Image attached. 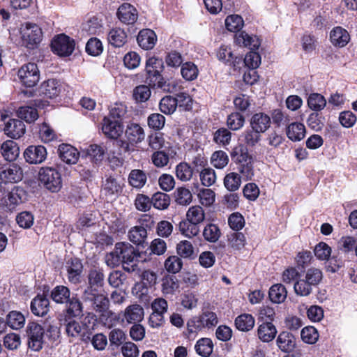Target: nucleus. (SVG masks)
I'll use <instances>...</instances> for the list:
<instances>
[{
    "instance_id": "obj_1",
    "label": "nucleus",
    "mask_w": 357,
    "mask_h": 357,
    "mask_svg": "<svg viewBox=\"0 0 357 357\" xmlns=\"http://www.w3.org/2000/svg\"><path fill=\"white\" fill-rule=\"evenodd\" d=\"M82 299L84 303H89L93 310L100 314L101 319L113 315V312L109 310V298L97 289L86 287L82 294Z\"/></svg>"
},
{
    "instance_id": "obj_2",
    "label": "nucleus",
    "mask_w": 357,
    "mask_h": 357,
    "mask_svg": "<svg viewBox=\"0 0 357 357\" xmlns=\"http://www.w3.org/2000/svg\"><path fill=\"white\" fill-rule=\"evenodd\" d=\"M163 70L164 64L162 59L155 57L149 58L146 63V82L153 87L167 91L169 86L167 85L166 81L161 75Z\"/></svg>"
},
{
    "instance_id": "obj_3",
    "label": "nucleus",
    "mask_w": 357,
    "mask_h": 357,
    "mask_svg": "<svg viewBox=\"0 0 357 357\" xmlns=\"http://www.w3.org/2000/svg\"><path fill=\"white\" fill-rule=\"evenodd\" d=\"M38 179L47 190L53 192H58L62 185L61 174L53 167H41Z\"/></svg>"
},
{
    "instance_id": "obj_4",
    "label": "nucleus",
    "mask_w": 357,
    "mask_h": 357,
    "mask_svg": "<svg viewBox=\"0 0 357 357\" xmlns=\"http://www.w3.org/2000/svg\"><path fill=\"white\" fill-rule=\"evenodd\" d=\"M22 42L29 49H35L41 42L43 32L36 24L26 22L21 28Z\"/></svg>"
},
{
    "instance_id": "obj_5",
    "label": "nucleus",
    "mask_w": 357,
    "mask_h": 357,
    "mask_svg": "<svg viewBox=\"0 0 357 357\" xmlns=\"http://www.w3.org/2000/svg\"><path fill=\"white\" fill-rule=\"evenodd\" d=\"M24 192L22 188L14 187L11 190L0 185V206L7 211H13L22 202Z\"/></svg>"
},
{
    "instance_id": "obj_6",
    "label": "nucleus",
    "mask_w": 357,
    "mask_h": 357,
    "mask_svg": "<svg viewBox=\"0 0 357 357\" xmlns=\"http://www.w3.org/2000/svg\"><path fill=\"white\" fill-rule=\"evenodd\" d=\"M117 245L123 269L128 272L134 271L140 257L139 253L137 252L135 248L128 243L119 242Z\"/></svg>"
},
{
    "instance_id": "obj_7",
    "label": "nucleus",
    "mask_w": 357,
    "mask_h": 357,
    "mask_svg": "<svg viewBox=\"0 0 357 357\" xmlns=\"http://www.w3.org/2000/svg\"><path fill=\"white\" fill-rule=\"evenodd\" d=\"M26 333L28 346L31 349L38 351L43 348L45 330L36 322H29L26 326Z\"/></svg>"
},
{
    "instance_id": "obj_8",
    "label": "nucleus",
    "mask_w": 357,
    "mask_h": 357,
    "mask_svg": "<svg viewBox=\"0 0 357 357\" xmlns=\"http://www.w3.org/2000/svg\"><path fill=\"white\" fill-rule=\"evenodd\" d=\"M17 76L24 86L33 87L40 79V71L36 63H28L20 67Z\"/></svg>"
},
{
    "instance_id": "obj_9",
    "label": "nucleus",
    "mask_w": 357,
    "mask_h": 357,
    "mask_svg": "<svg viewBox=\"0 0 357 357\" xmlns=\"http://www.w3.org/2000/svg\"><path fill=\"white\" fill-rule=\"evenodd\" d=\"M75 40L65 34H60L55 37L51 43L53 52L60 56H68L75 50Z\"/></svg>"
},
{
    "instance_id": "obj_10",
    "label": "nucleus",
    "mask_w": 357,
    "mask_h": 357,
    "mask_svg": "<svg viewBox=\"0 0 357 357\" xmlns=\"http://www.w3.org/2000/svg\"><path fill=\"white\" fill-rule=\"evenodd\" d=\"M1 120L4 121L6 115L1 114ZM3 131L8 137L17 139L22 137L25 132V125L19 119H10L7 122H3Z\"/></svg>"
},
{
    "instance_id": "obj_11",
    "label": "nucleus",
    "mask_w": 357,
    "mask_h": 357,
    "mask_svg": "<svg viewBox=\"0 0 357 357\" xmlns=\"http://www.w3.org/2000/svg\"><path fill=\"white\" fill-rule=\"evenodd\" d=\"M47 154V150L43 146H29L25 149L24 157L30 164H40L45 160Z\"/></svg>"
},
{
    "instance_id": "obj_12",
    "label": "nucleus",
    "mask_w": 357,
    "mask_h": 357,
    "mask_svg": "<svg viewBox=\"0 0 357 357\" xmlns=\"http://www.w3.org/2000/svg\"><path fill=\"white\" fill-rule=\"evenodd\" d=\"M102 130L109 138L117 139L123 132V126L119 120L105 117L102 120Z\"/></svg>"
},
{
    "instance_id": "obj_13",
    "label": "nucleus",
    "mask_w": 357,
    "mask_h": 357,
    "mask_svg": "<svg viewBox=\"0 0 357 357\" xmlns=\"http://www.w3.org/2000/svg\"><path fill=\"white\" fill-rule=\"evenodd\" d=\"M61 327H63L68 337L77 338L84 334L85 327L71 318L61 319Z\"/></svg>"
},
{
    "instance_id": "obj_14",
    "label": "nucleus",
    "mask_w": 357,
    "mask_h": 357,
    "mask_svg": "<svg viewBox=\"0 0 357 357\" xmlns=\"http://www.w3.org/2000/svg\"><path fill=\"white\" fill-rule=\"evenodd\" d=\"M58 153L61 160L69 165L75 164L79 156V153L77 149L68 144L59 145Z\"/></svg>"
},
{
    "instance_id": "obj_15",
    "label": "nucleus",
    "mask_w": 357,
    "mask_h": 357,
    "mask_svg": "<svg viewBox=\"0 0 357 357\" xmlns=\"http://www.w3.org/2000/svg\"><path fill=\"white\" fill-rule=\"evenodd\" d=\"M117 15L120 21L126 24H134L138 16L136 8L127 3H123L119 8Z\"/></svg>"
},
{
    "instance_id": "obj_16",
    "label": "nucleus",
    "mask_w": 357,
    "mask_h": 357,
    "mask_svg": "<svg viewBox=\"0 0 357 357\" xmlns=\"http://www.w3.org/2000/svg\"><path fill=\"white\" fill-rule=\"evenodd\" d=\"M22 178V169L16 164L10 165L0 172V179L4 183H16Z\"/></svg>"
},
{
    "instance_id": "obj_17",
    "label": "nucleus",
    "mask_w": 357,
    "mask_h": 357,
    "mask_svg": "<svg viewBox=\"0 0 357 357\" xmlns=\"http://www.w3.org/2000/svg\"><path fill=\"white\" fill-rule=\"evenodd\" d=\"M67 273L68 281L73 284L80 282V278L83 272L82 261L77 258L72 259L67 263Z\"/></svg>"
},
{
    "instance_id": "obj_18",
    "label": "nucleus",
    "mask_w": 357,
    "mask_h": 357,
    "mask_svg": "<svg viewBox=\"0 0 357 357\" xmlns=\"http://www.w3.org/2000/svg\"><path fill=\"white\" fill-rule=\"evenodd\" d=\"M271 117L263 112L256 113L250 120V126L256 131L264 133L271 126Z\"/></svg>"
},
{
    "instance_id": "obj_19",
    "label": "nucleus",
    "mask_w": 357,
    "mask_h": 357,
    "mask_svg": "<svg viewBox=\"0 0 357 357\" xmlns=\"http://www.w3.org/2000/svg\"><path fill=\"white\" fill-rule=\"evenodd\" d=\"M49 299L44 295L36 296L31 303V311L38 317L46 315L49 311Z\"/></svg>"
},
{
    "instance_id": "obj_20",
    "label": "nucleus",
    "mask_w": 357,
    "mask_h": 357,
    "mask_svg": "<svg viewBox=\"0 0 357 357\" xmlns=\"http://www.w3.org/2000/svg\"><path fill=\"white\" fill-rule=\"evenodd\" d=\"M330 38L333 45L343 47L349 42L350 36L346 29L341 26H336L331 30Z\"/></svg>"
},
{
    "instance_id": "obj_21",
    "label": "nucleus",
    "mask_w": 357,
    "mask_h": 357,
    "mask_svg": "<svg viewBox=\"0 0 357 357\" xmlns=\"http://www.w3.org/2000/svg\"><path fill=\"white\" fill-rule=\"evenodd\" d=\"M137 40L139 45L144 50H151L155 45L157 37L153 31L146 29L139 31Z\"/></svg>"
},
{
    "instance_id": "obj_22",
    "label": "nucleus",
    "mask_w": 357,
    "mask_h": 357,
    "mask_svg": "<svg viewBox=\"0 0 357 357\" xmlns=\"http://www.w3.org/2000/svg\"><path fill=\"white\" fill-rule=\"evenodd\" d=\"M60 91L61 85L55 79H49L43 82L39 88L40 93L50 98L57 96Z\"/></svg>"
},
{
    "instance_id": "obj_23",
    "label": "nucleus",
    "mask_w": 357,
    "mask_h": 357,
    "mask_svg": "<svg viewBox=\"0 0 357 357\" xmlns=\"http://www.w3.org/2000/svg\"><path fill=\"white\" fill-rule=\"evenodd\" d=\"M144 309L138 304L128 306L124 312V318L129 324L140 322L144 319Z\"/></svg>"
},
{
    "instance_id": "obj_24",
    "label": "nucleus",
    "mask_w": 357,
    "mask_h": 357,
    "mask_svg": "<svg viewBox=\"0 0 357 357\" xmlns=\"http://www.w3.org/2000/svg\"><path fill=\"white\" fill-rule=\"evenodd\" d=\"M1 152L5 160L14 161L20 154V148L15 142L7 140L1 144Z\"/></svg>"
},
{
    "instance_id": "obj_25",
    "label": "nucleus",
    "mask_w": 357,
    "mask_h": 357,
    "mask_svg": "<svg viewBox=\"0 0 357 357\" xmlns=\"http://www.w3.org/2000/svg\"><path fill=\"white\" fill-rule=\"evenodd\" d=\"M167 302L162 298H155L151 303V308L153 312L150 317V322L153 323V319H156L158 321H162L163 314L167 311Z\"/></svg>"
},
{
    "instance_id": "obj_26",
    "label": "nucleus",
    "mask_w": 357,
    "mask_h": 357,
    "mask_svg": "<svg viewBox=\"0 0 357 357\" xmlns=\"http://www.w3.org/2000/svg\"><path fill=\"white\" fill-rule=\"evenodd\" d=\"M277 334L275 326L271 322H265L259 325L257 329L259 338L264 342L272 341Z\"/></svg>"
},
{
    "instance_id": "obj_27",
    "label": "nucleus",
    "mask_w": 357,
    "mask_h": 357,
    "mask_svg": "<svg viewBox=\"0 0 357 357\" xmlns=\"http://www.w3.org/2000/svg\"><path fill=\"white\" fill-rule=\"evenodd\" d=\"M236 42L241 46L248 47L250 50H255L260 46V40L257 36H251L245 31H242L235 36Z\"/></svg>"
},
{
    "instance_id": "obj_28",
    "label": "nucleus",
    "mask_w": 357,
    "mask_h": 357,
    "mask_svg": "<svg viewBox=\"0 0 357 357\" xmlns=\"http://www.w3.org/2000/svg\"><path fill=\"white\" fill-rule=\"evenodd\" d=\"M276 342L278 347L284 352L291 351L296 345L294 336L287 331L280 333Z\"/></svg>"
},
{
    "instance_id": "obj_29",
    "label": "nucleus",
    "mask_w": 357,
    "mask_h": 357,
    "mask_svg": "<svg viewBox=\"0 0 357 357\" xmlns=\"http://www.w3.org/2000/svg\"><path fill=\"white\" fill-rule=\"evenodd\" d=\"M286 133L290 140L301 141L305 136V126L301 123H291L287 127Z\"/></svg>"
},
{
    "instance_id": "obj_30",
    "label": "nucleus",
    "mask_w": 357,
    "mask_h": 357,
    "mask_svg": "<svg viewBox=\"0 0 357 357\" xmlns=\"http://www.w3.org/2000/svg\"><path fill=\"white\" fill-rule=\"evenodd\" d=\"M126 135L130 143L141 142L145 137L143 128L137 123H131L127 126Z\"/></svg>"
},
{
    "instance_id": "obj_31",
    "label": "nucleus",
    "mask_w": 357,
    "mask_h": 357,
    "mask_svg": "<svg viewBox=\"0 0 357 357\" xmlns=\"http://www.w3.org/2000/svg\"><path fill=\"white\" fill-rule=\"evenodd\" d=\"M128 180L132 187L140 189L145 185L147 176L143 170L135 169L130 172Z\"/></svg>"
},
{
    "instance_id": "obj_32",
    "label": "nucleus",
    "mask_w": 357,
    "mask_h": 357,
    "mask_svg": "<svg viewBox=\"0 0 357 357\" xmlns=\"http://www.w3.org/2000/svg\"><path fill=\"white\" fill-rule=\"evenodd\" d=\"M270 300L274 303H282L287 298V291L282 284H273L269 289Z\"/></svg>"
},
{
    "instance_id": "obj_33",
    "label": "nucleus",
    "mask_w": 357,
    "mask_h": 357,
    "mask_svg": "<svg viewBox=\"0 0 357 357\" xmlns=\"http://www.w3.org/2000/svg\"><path fill=\"white\" fill-rule=\"evenodd\" d=\"M50 297L55 303L63 304L69 301L70 291L66 286L58 285L52 290Z\"/></svg>"
},
{
    "instance_id": "obj_34",
    "label": "nucleus",
    "mask_w": 357,
    "mask_h": 357,
    "mask_svg": "<svg viewBox=\"0 0 357 357\" xmlns=\"http://www.w3.org/2000/svg\"><path fill=\"white\" fill-rule=\"evenodd\" d=\"M255 320L252 314H242L235 319V326L241 331L247 332L252 330L255 326Z\"/></svg>"
},
{
    "instance_id": "obj_35",
    "label": "nucleus",
    "mask_w": 357,
    "mask_h": 357,
    "mask_svg": "<svg viewBox=\"0 0 357 357\" xmlns=\"http://www.w3.org/2000/svg\"><path fill=\"white\" fill-rule=\"evenodd\" d=\"M128 236L129 240L133 243L142 245L147 239V231L144 227L135 226L129 230Z\"/></svg>"
},
{
    "instance_id": "obj_36",
    "label": "nucleus",
    "mask_w": 357,
    "mask_h": 357,
    "mask_svg": "<svg viewBox=\"0 0 357 357\" xmlns=\"http://www.w3.org/2000/svg\"><path fill=\"white\" fill-rule=\"evenodd\" d=\"M178 229L183 236L190 238L196 236L199 233V225L187 218L180 222Z\"/></svg>"
},
{
    "instance_id": "obj_37",
    "label": "nucleus",
    "mask_w": 357,
    "mask_h": 357,
    "mask_svg": "<svg viewBox=\"0 0 357 357\" xmlns=\"http://www.w3.org/2000/svg\"><path fill=\"white\" fill-rule=\"evenodd\" d=\"M126 32L120 28L112 29L108 33L109 43L116 47H122L126 42Z\"/></svg>"
},
{
    "instance_id": "obj_38",
    "label": "nucleus",
    "mask_w": 357,
    "mask_h": 357,
    "mask_svg": "<svg viewBox=\"0 0 357 357\" xmlns=\"http://www.w3.org/2000/svg\"><path fill=\"white\" fill-rule=\"evenodd\" d=\"M202 235L205 241L216 243L221 236V231L217 225L208 223L204 227Z\"/></svg>"
},
{
    "instance_id": "obj_39",
    "label": "nucleus",
    "mask_w": 357,
    "mask_h": 357,
    "mask_svg": "<svg viewBox=\"0 0 357 357\" xmlns=\"http://www.w3.org/2000/svg\"><path fill=\"white\" fill-rule=\"evenodd\" d=\"M105 275L101 269H91L88 275V286L91 289H97L104 285Z\"/></svg>"
},
{
    "instance_id": "obj_40",
    "label": "nucleus",
    "mask_w": 357,
    "mask_h": 357,
    "mask_svg": "<svg viewBox=\"0 0 357 357\" xmlns=\"http://www.w3.org/2000/svg\"><path fill=\"white\" fill-rule=\"evenodd\" d=\"M170 201L169 195L162 192H157L151 197L153 206L158 210L167 209L170 205Z\"/></svg>"
},
{
    "instance_id": "obj_41",
    "label": "nucleus",
    "mask_w": 357,
    "mask_h": 357,
    "mask_svg": "<svg viewBox=\"0 0 357 357\" xmlns=\"http://www.w3.org/2000/svg\"><path fill=\"white\" fill-rule=\"evenodd\" d=\"M241 137L248 146L254 147L261 141V133L250 126L242 133Z\"/></svg>"
},
{
    "instance_id": "obj_42",
    "label": "nucleus",
    "mask_w": 357,
    "mask_h": 357,
    "mask_svg": "<svg viewBox=\"0 0 357 357\" xmlns=\"http://www.w3.org/2000/svg\"><path fill=\"white\" fill-rule=\"evenodd\" d=\"M17 113L19 118L29 123L34 122L38 118L37 109L31 106L20 107Z\"/></svg>"
},
{
    "instance_id": "obj_43",
    "label": "nucleus",
    "mask_w": 357,
    "mask_h": 357,
    "mask_svg": "<svg viewBox=\"0 0 357 357\" xmlns=\"http://www.w3.org/2000/svg\"><path fill=\"white\" fill-rule=\"evenodd\" d=\"M213 344L209 338H202L195 345L196 352L201 356L208 357L213 352Z\"/></svg>"
},
{
    "instance_id": "obj_44",
    "label": "nucleus",
    "mask_w": 357,
    "mask_h": 357,
    "mask_svg": "<svg viewBox=\"0 0 357 357\" xmlns=\"http://www.w3.org/2000/svg\"><path fill=\"white\" fill-rule=\"evenodd\" d=\"M25 318L24 315L17 311H11L7 315L6 324L13 329H19L24 326Z\"/></svg>"
},
{
    "instance_id": "obj_45",
    "label": "nucleus",
    "mask_w": 357,
    "mask_h": 357,
    "mask_svg": "<svg viewBox=\"0 0 357 357\" xmlns=\"http://www.w3.org/2000/svg\"><path fill=\"white\" fill-rule=\"evenodd\" d=\"M186 218L199 225L205 219V213L203 208L197 205L190 207L186 213Z\"/></svg>"
},
{
    "instance_id": "obj_46",
    "label": "nucleus",
    "mask_w": 357,
    "mask_h": 357,
    "mask_svg": "<svg viewBox=\"0 0 357 357\" xmlns=\"http://www.w3.org/2000/svg\"><path fill=\"white\" fill-rule=\"evenodd\" d=\"M175 202L177 204L186 206L191 203L192 195L190 191L184 187L178 188L174 192Z\"/></svg>"
},
{
    "instance_id": "obj_47",
    "label": "nucleus",
    "mask_w": 357,
    "mask_h": 357,
    "mask_svg": "<svg viewBox=\"0 0 357 357\" xmlns=\"http://www.w3.org/2000/svg\"><path fill=\"white\" fill-rule=\"evenodd\" d=\"M177 107L174 98L166 96L162 98L159 104V108L162 113L169 115L173 114Z\"/></svg>"
},
{
    "instance_id": "obj_48",
    "label": "nucleus",
    "mask_w": 357,
    "mask_h": 357,
    "mask_svg": "<svg viewBox=\"0 0 357 357\" xmlns=\"http://www.w3.org/2000/svg\"><path fill=\"white\" fill-rule=\"evenodd\" d=\"M86 153L91 161L97 163L103 160L105 151L102 146L91 144L86 149Z\"/></svg>"
},
{
    "instance_id": "obj_49",
    "label": "nucleus",
    "mask_w": 357,
    "mask_h": 357,
    "mask_svg": "<svg viewBox=\"0 0 357 357\" xmlns=\"http://www.w3.org/2000/svg\"><path fill=\"white\" fill-rule=\"evenodd\" d=\"M309 107L314 111H321L326 105L325 98L319 93H312L307 99Z\"/></svg>"
},
{
    "instance_id": "obj_50",
    "label": "nucleus",
    "mask_w": 357,
    "mask_h": 357,
    "mask_svg": "<svg viewBox=\"0 0 357 357\" xmlns=\"http://www.w3.org/2000/svg\"><path fill=\"white\" fill-rule=\"evenodd\" d=\"M193 174L192 167L186 162H180L176 167V176L182 181H188L191 179Z\"/></svg>"
},
{
    "instance_id": "obj_51",
    "label": "nucleus",
    "mask_w": 357,
    "mask_h": 357,
    "mask_svg": "<svg viewBox=\"0 0 357 357\" xmlns=\"http://www.w3.org/2000/svg\"><path fill=\"white\" fill-rule=\"evenodd\" d=\"M245 123V118L239 112H233L229 114L227 119V124L229 129L238 130L241 129Z\"/></svg>"
},
{
    "instance_id": "obj_52",
    "label": "nucleus",
    "mask_w": 357,
    "mask_h": 357,
    "mask_svg": "<svg viewBox=\"0 0 357 357\" xmlns=\"http://www.w3.org/2000/svg\"><path fill=\"white\" fill-rule=\"evenodd\" d=\"M241 183V177L235 172H231L227 174L224 178V185L225 188L231 192L237 190L239 188Z\"/></svg>"
},
{
    "instance_id": "obj_53",
    "label": "nucleus",
    "mask_w": 357,
    "mask_h": 357,
    "mask_svg": "<svg viewBox=\"0 0 357 357\" xmlns=\"http://www.w3.org/2000/svg\"><path fill=\"white\" fill-rule=\"evenodd\" d=\"M245 243V237L241 232H233L228 236V245L234 250H241Z\"/></svg>"
},
{
    "instance_id": "obj_54",
    "label": "nucleus",
    "mask_w": 357,
    "mask_h": 357,
    "mask_svg": "<svg viewBox=\"0 0 357 357\" xmlns=\"http://www.w3.org/2000/svg\"><path fill=\"white\" fill-rule=\"evenodd\" d=\"M151 94L150 88L146 85H139L133 90V98L138 102H144L149 100Z\"/></svg>"
},
{
    "instance_id": "obj_55",
    "label": "nucleus",
    "mask_w": 357,
    "mask_h": 357,
    "mask_svg": "<svg viewBox=\"0 0 357 357\" xmlns=\"http://www.w3.org/2000/svg\"><path fill=\"white\" fill-rule=\"evenodd\" d=\"M199 176L202 185L206 187L211 186L216 181L215 172L214 169L210 167L201 169Z\"/></svg>"
},
{
    "instance_id": "obj_56",
    "label": "nucleus",
    "mask_w": 357,
    "mask_h": 357,
    "mask_svg": "<svg viewBox=\"0 0 357 357\" xmlns=\"http://www.w3.org/2000/svg\"><path fill=\"white\" fill-rule=\"evenodd\" d=\"M225 26L228 31L236 32L243 27V20L240 15H229L225 20Z\"/></svg>"
},
{
    "instance_id": "obj_57",
    "label": "nucleus",
    "mask_w": 357,
    "mask_h": 357,
    "mask_svg": "<svg viewBox=\"0 0 357 357\" xmlns=\"http://www.w3.org/2000/svg\"><path fill=\"white\" fill-rule=\"evenodd\" d=\"M301 339L307 344H314L319 338V333L313 326H307L302 329L301 333Z\"/></svg>"
},
{
    "instance_id": "obj_58",
    "label": "nucleus",
    "mask_w": 357,
    "mask_h": 357,
    "mask_svg": "<svg viewBox=\"0 0 357 357\" xmlns=\"http://www.w3.org/2000/svg\"><path fill=\"white\" fill-rule=\"evenodd\" d=\"M151 161L155 167L162 168L167 166L169 162V154L165 150L156 151L151 155Z\"/></svg>"
},
{
    "instance_id": "obj_59",
    "label": "nucleus",
    "mask_w": 357,
    "mask_h": 357,
    "mask_svg": "<svg viewBox=\"0 0 357 357\" xmlns=\"http://www.w3.org/2000/svg\"><path fill=\"white\" fill-rule=\"evenodd\" d=\"M66 303L68 304L67 312L72 317H79L82 314V303L78 298L73 296Z\"/></svg>"
},
{
    "instance_id": "obj_60",
    "label": "nucleus",
    "mask_w": 357,
    "mask_h": 357,
    "mask_svg": "<svg viewBox=\"0 0 357 357\" xmlns=\"http://www.w3.org/2000/svg\"><path fill=\"white\" fill-rule=\"evenodd\" d=\"M183 266V261L178 256H170L165 261V267L169 273H178Z\"/></svg>"
},
{
    "instance_id": "obj_61",
    "label": "nucleus",
    "mask_w": 357,
    "mask_h": 357,
    "mask_svg": "<svg viewBox=\"0 0 357 357\" xmlns=\"http://www.w3.org/2000/svg\"><path fill=\"white\" fill-rule=\"evenodd\" d=\"M211 162L215 167L222 169L228 164V155L223 151H217L212 154Z\"/></svg>"
},
{
    "instance_id": "obj_62",
    "label": "nucleus",
    "mask_w": 357,
    "mask_h": 357,
    "mask_svg": "<svg viewBox=\"0 0 357 357\" xmlns=\"http://www.w3.org/2000/svg\"><path fill=\"white\" fill-rule=\"evenodd\" d=\"M231 133L227 128H221L217 130L213 135L215 143L223 146L227 145L231 141Z\"/></svg>"
},
{
    "instance_id": "obj_63",
    "label": "nucleus",
    "mask_w": 357,
    "mask_h": 357,
    "mask_svg": "<svg viewBox=\"0 0 357 357\" xmlns=\"http://www.w3.org/2000/svg\"><path fill=\"white\" fill-rule=\"evenodd\" d=\"M323 278L322 272L319 268H310L305 275V280L312 286L315 287L319 284Z\"/></svg>"
},
{
    "instance_id": "obj_64",
    "label": "nucleus",
    "mask_w": 357,
    "mask_h": 357,
    "mask_svg": "<svg viewBox=\"0 0 357 357\" xmlns=\"http://www.w3.org/2000/svg\"><path fill=\"white\" fill-rule=\"evenodd\" d=\"M176 251L183 258H190L194 253V248L188 241H181L176 245Z\"/></svg>"
}]
</instances>
